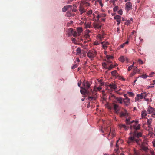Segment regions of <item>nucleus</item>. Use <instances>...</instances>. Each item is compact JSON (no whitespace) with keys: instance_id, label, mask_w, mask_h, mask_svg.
<instances>
[{"instance_id":"obj_31","label":"nucleus","mask_w":155,"mask_h":155,"mask_svg":"<svg viewBox=\"0 0 155 155\" xmlns=\"http://www.w3.org/2000/svg\"><path fill=\"white\" fill-rule=\"evenodd\" d=\"M68 9L67 7L65 6L62 9V11L63 12H66L67 10Z\"/></svg>"},{"instance_id":"obj_57","label":"nucleus","mask_w":155,"mask_h":155,"mask_svg":"<svg viewBox=\"0 0 155 155\" xmlns=\"http://www.w3.org/2000/svg\"><path fill=\"white\" fill-rule=\"evenodd\" d=\"M66 6L67 7V8H68V9L69 8H71V7H72V5H66Z\"/></svg>"},{"instance_id":"obj_47","label":"nucleus","mask_w":155,"mask_h":155,"mask_svg":"<svg viewBox=\"0 0 155 155\" xmlns=\"http://www.w3.org/2000/svg\"><path fill=\"white\" fill-rule=\"evenodd\" d=\"M92 10H90L87 12V14L88 15H91L92 14Z\"/></svg>"},{"instance_id":"obj_51","label":"nucleus","mask_w":155,"mask_h":155,"mask_svg":"<svg viewBox=\"0 0 155 155\" xmlns=\"http://www.w3.org/2000/svg\"><path fill=\"white\" fill-rule=\"evenodd\" d=\"M147 76L146 74H143L141 76V77L144 78H147Z\"/></svg>"},{"instance_id":"obj_28","label":"nucleus","mask_w":155,"mask_h":155,"mask_svg":"<svg viewBox=\"0 0 155 155\" xmlns=\"http://www.w3.org/2000/svg\"><path fill=\"white\" fill-rule=\"evenodd\" d=\"M79 10L81 12V14H82L83 13L85 12V10L82 7H81Z\"/></svg>"},{"instance_id":"obj_5","label":"nucleus","mask_w":155,"mask_h":155,"mask_svg":"<svg viewBox=\"0 0 155 155\" xmlns=\"http://www.w3.org/2000/svg\"><path fill=\"white\" fill-rule=\"evenodd\" d=\"M101 130L102 133H105V134H108L107 138H110V134H111V128L109 126L103 129L101 128Z\"/></svg>"},{"instance_id":"obj_24","label":"nucleus","mask_w":155,"mask_h":155,"mask_svg":"<svg viewBox=\"0 0 155 155\" xmlns=\"http://www.w3.org/2000/svg\"><path fill=\"white\" fill-rule=\"evenodd\" d=\"M77 30L78 33L80 35V34L82 32V28L81 27H78L77 28Z\"/></svg>"},{"instance_id":"obj_62","label":"nucleus","mask_w":155,"mask_h":155,"mask_svg":"<svg viewBox=\"0 0 155 155\" xmlns=\"http://www.w3.org/2000/svg\"><path fill=\"white\" fill-rule=\"evenodd\" d=\"M137 68L136 67V68H135L134 70V72H137Z\"/></svg>"},{"instance_id":"obj_15","label":"nucleus","mask_w":155,"mask_h":155,"mask_svg":"<svg viewBox=\"0 0 155 155\" xmlns=\"http://www.w3.org/2000/svg\"><path fill=\"white\" fill-rule=\"evenodd\" d=\"M114 98L116 99L118 102L120 104H122L123 103V98H122L121 97H117L115 96H114V95H113Z\"/></svg>"},{"instance_id":"obj_35","label":"nucleus","mask_w":155,"mask_h":155,"mask_svg":"<svg viewBox=\"0 0 155 155\" xmlns=\"http://www.w3.org/2000/svg\"><path fill=\"white\" fill-rule=\"evenodd\" d=\"M113 68H114V67L113 65L111 64L109 67H106V68L110 70H111Z\"/></svg>"},{"instance_id":"obj_8","label":"nucleus","mask_w":155,"mask_h":155,"mask_svg":"<svg viewBox=\"0 0 155 155\" xmlns=\"http://www.w3.org/2000/svg\"><path fill=\"white\" fill-rule=\"evenodd\" d=\"M68 31L69 33H70V35H73L74 37L78 36H79V34L78 32L76 31H74L73 29L71 28H70Z\"/></svg>"},{"instance_id":"obj_50","label":"nucleus","mask_w":155,"mask_h":155,"mask_svg":"<svg viewBox=\"0 0 155 155\" xmlns=\"http://www.w3.org/2000/svg\"><path fill=\"white\" fill-rule=\"evenodd\" d=\"M72 42L74 43H76V41L75 39V38H72Z\"/></svg>"},{"instance_id":"obj_56","label":"nucleus","mask_w":155,"mask_h":155,"mask_svg":"<svg viewBox=\"0 0 155 155\" xmlns=\"http://www.w3.org/2000/svg\"><path fill=\"white\" fill-rule=\"evenodd\" d=\"M125 45V44H124V43L121 45H120V47H121V48H123L124 47Z\"/></svg>"},{"instance_id":"obj_30","label":"nucleus","mask_w":155,"mask_h":155,"mask_svg":"<svg viewBox=\"0 0 155 155\" xmlns=\"http://www.w3.org/2000/svg\"><path fill=\"white\" fill-rule=\"evenodd\" d=\"M101 41H95L94 42V44L95 45H99L100 43H101Z\"/></svg>"},{"instance_id":"obj_20","label":"nucleus","mask_w":155,"mask_h":155,"mask_svg":"<svg viewBox=\"0 0 155 155\" xmlns=\"http://www.w3.org/2000/svg\"><path fill=\"white\" fill-rule=\"evenodd\" d=\"M104 34L103 33L102 34H99L97 36V38L99 39L100 41L104 38Z\"/></svg>"},{"instance_id":"obj_55","label":"nucleus","mask_w":155,"mask_h":155,"mask_svg":"<svg viewBox=\"0 0 155 155\" xmlns=\"http://www.w3.org/2000/svg\"><path fill=\"white\" fill-rule=\"evenodd\" d=\"M117 33H120V28L119 27L117 28Z\"/></svg>"},{"instance_id":"obj_39","label":"nucleus","mask_w":155,"mask_h":155,"mask_svg":"<svg viewBox=\"0 0 155 155\" xmlns=\"http://www.w3.org/2000/svg\"><path fill=\"white\" fill-rule=\"evenodd\" d=\"M118 9V6H115L113 8V11H114V12H116V11Z\"/></svg>"},{"instance_id":"obj_53","label":"nucleus","mask_w":155,"mask_h":155,"mask_svg":"<svg viewBox=\"0 0 155 155\" xmlns=\"http://www.w3.org/2000/svg\"><path fill=\"white\" fill-rule=\"evenodd\" d=\"M90 35L88 34H86V35H85V37L86 38H88L90 37Z\"/></svg>"},{"instance_id":"obj_6","label":"nucleus","mask_w":155,"mask_h":155,"mask_svg":"<svg viewBox=\"0 0 155 155\" xmlns=\"http://www.w3.org/2000/svg\"><path fill=\"white\" fill-rule=\"evenodd\" d=\"M117 88V86L114 83L110 84L107 85L106 89L109 91L111 92L114 91Z\"/></svg>"},{"instance_id":"obj_9","label":"nucleus","mask_w":155,"mask_h":155,"mask_svg":"<svg viewBox=\"0 0 155 155\" xmlns=\"http://www.w3.org/2000/svg\"><path fill=\"white\" fill-rule=\"evenodd\" d=\"M121 108V107L117 104H114V109L116 113L118 114L119 113Z\"/></svg>"},{"instance_id":"obj_52","label":"nucleus","mask_w":155,"mask_h":155,"mask_svg":"<svg viewBox=\"0 0 155 155\" xmlns=\"http://www.w3.org/2000/svg\"><path fill=\"white\" fill-rule=\"evenodd\" d=\"M149 151L150 152L151 155H155L154 152L153 151L149 150Z\"/></svg>"},{"instance_id":"obj_40","label":"nucleus","mask_w":155,"mask_h":155,"mask_svg":"<svg viewBox=\"0 0 155 155\" xmlns=\"http://www.w3.org/2000/svg\"><path fill=\"white\" fill-rule=\"evenodd\" d=\"M97 90H96V91H100L102 89V87L101 86H99L97 87Z\"/></svg>"},{"instance_id":"obj_38","label":"nucleus","mask_w":155,"mask_h":155,"mask_svg":"<svg viewBox=\"0 0 155 155\" xmlns=\"http://www.w3.org/2000/svg\"><path fill=\"white\" fill-rule=\"evenodd\" d=\"M131 23V21L130 20H128L125 23V25H129Z\"/></svg>"},{"instance_id":"obj_46","label":"nucleus","mask_w":155,"mask_h":155,"mask_svg":"<svg viewBox=\"0 0 155 155\" xmlns=\"http://www.w3.org/2000/svg\"><path fill=\"white\" fill-rule=\"evenodd\" d=\"M155 74L154 72H152L151 73H150L149 74V77H152L153 75Z\"/></svg>"},{"instance_id":"obj_58","label":"nucleus","mask_w":155,"mask_h":155,"mask_svg":"<svg viewBox=\"0 0 155 155\" xmlns=\"http://www.w3.org/2000/svg\"><path fill=\"white\" fill-rule=\"evenodd\" d=\"M119 90L117 91H116V92L118 94H120V95H121L122 94L120 93V92H119Z\"/></svg>"},{"instance_id":"obj_45","label":"nucleus","mask_w":155,"mask_h":155,"mask_svg":"<svg viewBox=\"0 0 155 155\" xmlns=\"http://www.w3.org/2000/svg\"><path fill=\"white\" fill-rule=\"evenodd\" d=\"M101 26L99 25L96 24L95 26V28H101Z\"/></svg>"},{"instance_id":"obj_59","label":"nucleus","mask_w":155,"mask_h":155,"mask_svg":"<svg viewBox=\"0 0 155 155\" xmlns=\"http://www.w3.org/2000/svg\"><path fill=\"white\" fill-rule=\"evenodd\" d=\"M90 32H91V31L89 30H87L86 31V33H87V34H88Z\"/></svg>"},{"instance_id":"obj_41","label":"nucleus","mask_w":155,"mask_h":155,"mask_svg":"<svg viewBox=\"0 0 155 155\" xmlns=\"http://www.w3.org/2000/svg\"><path fill=\"white\" fill-rule=\"evenodd\" d=\"M153 87H154V86L152 84L148 86L147 87V89H149L150 88H153Z\"/></svg>"},{"instance_id":"obj_2","label":"nucleus","mask_w":155,"mask_h":155,"mask_svg":"<svg viewBox=\"0 0 155 155\" xmlns=\"http://www.w3.org/2000/svg\"><path fill=\"white\" fill-rule=\"evenodd\" d=\"M142 133L141 132H135L133 133V134L130 136L128 138L127 143L129 144H131L133 143L136 142L138 143L140 140L138 138L142 137Z\"/></svg>"},{"instance_id":"obj_43","label":"nucleus","mask_w":155,"mask_h":155,"mask_svg":"<svg viewBox=\"0 0 155 155\" xmlns=\"http://www.w3.org/2000/svg\"><path fill=\"white\" fill-rule=\"evenodd\" d=\"M78 65L77 64H75L74 65H73L72 66L71 68L72 69H74L76 68H77L78 67Z\"/></svg>"},{"instance_id":"obj_19","label":"nucleus","mask_w":155,"mask_h":155,"mask_svg":"<svg viewBox=\"0 0 155 155\" xmlns=\"http://www.w3.org/2000/svg\"><path fill=\"white\" fill-rule=\"evenodd\" d=\"M90 91V94H91V95H90L91 96V97H94V94H95L97 95V97H96V99L97 97V93L95 92L94 91H93L92 89H91L90 91Z\"/></svg>"},{"instance_id":"obj_26","label":"nucleus","mask_w":155,"mask_h":155,"mask_svg":"<svg viewBox=\"0 0 155 155\" xmlns=\"http://www.w3.org/2000/svg\"><path fill=\"white\" fill-rule=\"evenodd\" d=\"M77 53L76 54L77 55H80L81 53V49L80 48H78L76 50Z\"/></svg>"},{"instance_id":"obj_7","label":"nucleus","mask_w":155,"mask_h":155,"mask_svg":"<svg viewBox=\"0 0 155 155\" xmlns=\"http://www.w3.org/2000/svg\"><path fill=\"white\" fill-rule=\"evenodd\" d=\"M152 122V120L151 118L147 119V125L148 129V130L150 132H151L152 130V125L151 124Z\"/></svg>"},{"instance_id":"obj_42","label":"nucleus","mask_w":155,"mask_h":155,"mask_svg":"<svg viewBox=\"0 0 155 155\" xmlns=\"http://www.w3.org/2000/svg\"><path fill=\"white\" fill-rule=\"evenodd\" d=\"M118 14H119L120 15H122L123 14L122 10L121 9L119 10V11H118Z\"/></svg>"},{"instance_id":"obj_29","label":"nucleus","mask_w":155,"mask_h":155,"mask_svg":"<svg viewBox=\"0 0 155 155\" xmlns=\"http://www.w3.org/2000/svg\"><path fill=\"white\" fill-rule=\"evenodd\" d=\"M141 94L143 98H144V99H145V97H146L147 94L146 92L142 93Z\"/></svg>"},{"instance_id":"obj_36","label":"nucleus","mask_w":155,"mask_h":155,"mask_svg":"<svg viewBox=\"0 0 155 155\" xmlns=\"http://www.w3.org/2000/svg\"><path fill=\"white\" fill-rule=\"evenodd\" d=\"M106 57L107 59L108 60L110 59H113V57L111 55H107Z\"/></svg>"},{"instance_id":"obj_14","label":"nucleus","mask_w":155,"mask_h":155,"mask_svg":"<svg viewBox=\"0 0 155 155\" xmlns=\"http://www.w3.org/2000/svg\"><path fill=\"white\" fill-rule=\"evenodd\" d=\"M143 98L141 94H137L135 97V101H138L140 99H142Z\"/></svg>"},{"instance_id":"obj_16","label":"nucleus","mask_w":155,"mask_h":155,"mask_svg":"<svg viewBox=\"0 0 155 155\" xmlns=\"http://www.w3.org/2000/svg\"><path fill=\"white\" fill-rule=\"evenodd\" d=\"M148 113L146 110H143L141 112V117L142 118H146V116L147 115Z\"/></svg>"},{"instance_id":"obj_64","label":"nucleus","mask_w":155,"mask_h":155,"mask_svg":"<svg viewBox=\"0 0 155 155\" xmlns=\"http://www.w3.org/2000/svg\"><path fill=\"white\" fill-rule=\"evenodd\" d=\"M76 61H77L78 62H80V60L78 58H77Z\"/></svg>"},{"instance_id":"obj_18","label":"nucleus","mask_w":155,"mask_h":155,"mask_svg":"<svg viewBox=\"0 0 155 155\" xmlns=\"http://www.w3.org/2000/svg\"><path fill=\"white\" fill-rule=\"evenodd\" d=\"M120 129L124 128V129L127 130L128 127H127L125 125L121 124H119L118 125Z\"/></svg>"},{"instance_id":"obj_60","label":"nucleus","mask_w":155,"mask_h":155,"mask_svg":"<svg viewBox=\"0 0 155 155\" xmlns=\"http://www.w3.org/2000/svg\"><path fill=\"white\" fill-rule=\"evenodd\" d=\"M136 73V72H134L133 73H132L131 74V76H133Z\"/></svg>"},{"instance_id":"obj_34","label":"nucleus","mask_w":155,"mask_h":155,"mask_svg":"<svg viewBox=\"0 0 155 155\" xmlns=\"http://www.w3.org/2000/svg\"><path fill=\"white\" fill-rule=\"evenodd\" d=\"M97 2H98L99 3V4H100V6L101 7H102L103 6V4L102 3V0H98Z\"/></svg>"},{"instance_id":"obj_10","label":"nucleus","mask_w":155,"mask_h":155,"mask_svg":"<svg viewBox=\"0 0 155 155\" xmlns=\"http://www.w3.org/2000/svg\"><path fill=\"white\" fill-rule=\"evenodd\" d=\"M83 85L84 87H83L87 90H88L90 87V84L89 82L88 81H85V80H84L83 81Z\"/></svg>"},{"instance_id":"obj_22","label":"nucleus","mask_w":155,"mask_h":155,"mask_svg":"<svg viewBox=\"0 0 155 155\" xmlns=\"http://www.w3.org/2000/svg\"><path fill=\"white\" fill-rule=\"evenodd\" d=\"M114 18V19L116 20V21H121V17L120 16L118 15H116L115 16Z\"/></svg>"},{"instance_id":"obj_54","label":"nucleus","mask_w":155,"mask_h":155,"mask_svg":"<svg viewBox=\"0 0 155 155\" xmlns=\"http://www.w3.org/2000/svg\"><path fill=\"white\" fill-rule=\"evenodd\" d=\"M67 13L68 16H70L72 15L71 13L70 12H67Z\"/></svg>"},{"instance_id":"obj_37","label":"nucleus","mask_w":155,"mask_h":155,"mask_svg":"<svg viewBox=\"0 0 155 155\" xmlns=\"http://www.w3.org/2000/svg\"><path fill=\"white\" fill-rule=\"evenodd\" d=\"M134 66L133 64L131 65V66H129L127 70L128 71H129L131 70L132 68Z\"/></svg>"},{"instance_id":"obj_4","label":"nucleus","mask_w":155,"mask_h":155,"mask_svg":"<svg viewBox=\"0 0 155 155\" xmlns=\"http://www.w3.org/2000/svg\"><path fill=\"white\" fill-rule=\"evenodd\" d=\"M97 52L94 49L90 50L87 52V57L91 60H92L93 58L97 55Z\"/></svg>"},{"instance_id":"obj_21","label":"nucleus","mask_w":155,"mask_h":155,"mask_svg":"<svg viewBox=\"0 0 155 155\" xmlns=\"http://www.w3.org/2000/svg\"><path fill=\"white\" fill-rule=\"evenodd\" d=\"M125 59L127 60V61H128V60L126 57L124 58V56H122L120 57L119 59V60L122 62L124 61Z\"/></svg>"},{"instance_id":"obj_44","label":"nucleus","mask_w":155,"mask_h":155,"mask_svg":"<svg viewBox=\"0 0 155 155\" xmlns=\"http://www.w3.org/2000/svg\"><path fill=\"white\" fill-rule=\"evenodd\" d=\"M151 117H152L155 118V111L151 115Z\"/></svg>"},{"instance_id":"obj_33","label":"nucleus","mask_w":155,"mask_h":155,"mask_svg":"<svg viewBox=\"0 0 155 155\" xmlns=\"http://www.w3.org/2000/svg\"><path fill=\"white\" fill-rule=\"evenodd\" d=\"M111 136V137L112 138L114 137L115 135V133H114V130H112V131H111V135H110V136Z\"/></svg>"},{"instance_id":"obj_63","label":"nucleus","mask_w":155,"mask_h":155,"mask_svg":"<svg viewBox=\"0 0 155 155\" xmlns=\"http://www.w3.org/2000/svg\"><path fill=\"white\" fill-rule=\"evenodd\" d=\"M81 84V83L80 82H78V85L80 87H80Z\"/></svg>"},{"instance_id":"obj_3","label":"nucleus","mask_w":155,"mask_h":155,"mask_svg":"<svg viewBox=\"0 0 155 155\" xmlns=\"http://www.w3.org/2000/svg\"><path fill=\"white\" fill-rule=\"evenodd\" d=\"M80 88L81 89L80 90L81 93L84 95L87 94L88 96V97L87 99V100L90 101L92 100H96V97H97V95L94 94V97L91 96L90 95L91 94H90V91L89 90L86 89L85 88H84L82 87H80Z\"/></svg>"},{"instance_id":"obj_49","label":"nucleus","mask_w":155,"mask_h":155,"mask_svg":"<svg viewBox=\"0 0 155 155\" xmlns=\"http://www.w3.org/2000/svg\"><path fill=\"white\" fill-rule=\"evenodd\" d=\"M85 27L86 28H90V25L89 24H86Z\"/></svg>"},{"instance_id":"obj_23","label":"nucleus","mask_w":155,"mask_h":155,"mask_svg":"<svg viewBox=\"0 0 155 155\" xmlns=\"http://www.w3.org/2000/svg\"><path fill=\"white\" fill-rule=\"evenodd\" d=\"M106 16V15L104 13H101L99 14L97 16V18L98 19L100 18H101V17H104Z\"/></svg>"},{"instance_id":"obj_61","label":"nucleus","mask_w":155,"mask_h":155,"mask_svg":"<svg viewBox=\"0 0 155 155\" xmlns=\"http://www.w3.org/2000/svg\"><path fill=\"white\" fill-rule=\"evenodd\" d=\"M110 2L111 3H112L114 5L115 3V1L114 0H111L110 1Z\"/></svg>"},{"instance_id":"obj_32","label":"nucleus","mask_w":155,"mask_h":155,"mask_svg":"<svg viewBox=\"0 0 155 155\" xmlns=\"http://www.w3.org/2000/svg\"><path fill=\"white\" fill-rule=\"evenodd\" d=\"M127 93L130 97H133L134 95V94L132 92H128Z\"/></svg>"},{"instance_id":"obj_11","label":"nucleus","mask_w":155,"mask_h":155,"mask_svg":"<svg viewBox=\"0 0 155 155\" xmlns=\"http://www.w3.org/2000/svg\"><path fill=\"white\" fill-rule=\"evenodd\" d=\"M147 112L149 114H152L155 111V108L149 106L147 109Z\"/></svg>"},{"instance_id":"obj_27","label":"nucleus","mask_w":155,"mask_h":155,"mask_svg":"<svg viewBox=\"0 0 155 155\" xmlns=\"http://www.w3.org/2000/svg\"><path fill=\"white\" fill-rule=\"evenodd\" d=\"M141 149L146 152H147L149 150H148V148L147 147L143 146L142 147Z\"/></svg>"},{"instance_id":"obj_12","label":"nucleus","mask_w":155,"mask_h":155,"mask_svg":"<svg viewBox=\"0 0 155 155\" xmlns=\"http://www.w3.org/2000/svg\"><path fill=\"white\" fill-rule=\"evenodd\" d=\"M123 101L126 106H129L130 104V100L128 98H123Z\"/></svg>"},{"instance_id":"obj_17","label":"nucleus","mask_w":155,"mask_h":155,"mask_svg":"<svg viewBox=\"0 0 155 155\" xmlns=\"http://www.w3.org/2000/svg\"><path fill=\"white\" fill-rule=\"evenodd\" d=\"M101 44H102L103 48L104 49L107 48L109 45V43L108 42H101Z\"/></svg>"},{"instance_id":"obj_1","label":"nucleus","mask_w":155,"mask_h":155,"mask_svg":"<svg viewBox=\"0 0 155 155\" xmlns=\"http://www.w3.org/2000/svg\"><path fill=\"white\" fill-rule=\"evenodd\" d=\"M123 112L120 113V116L121 117H125L126 118V123L127 124L130 125V129L133 132H137L138 130L140 129V125L138 124V121L134 122V120L131 122L130 121V117L129 116V114L127 110L124 109Z\"/></svg>"},{"instance_id":"obj_13","label":"nucleus","mask_w":155,"mask_h":155,"mask_svg":"<svg viewBox=\"0 0 155 155\" xmlns=\"http://www.w3.org/2000/svg\"><path fill=\"white\" fill-rule=\"evenodd\" d=\"M132 7V3L130 2H127L126 4V9L127 11H129L130 9Z\"/></svg>"},{"instance_id":"obj_48","label":"nucleus","mask_w":155,"mask_h":155,"mask_svg":"<svg viewBox=\"0 0 155 155\" xmlns=\"http://www.w3.org/2000/svg\"><path fill=\"white\" fill-rule=\"evenodd\" d=\"M138 62L140 64H143V61L140 59H138Z\"/></svg>"},{"instance_id":"obj_25","label":"nucleus","mask_w":155,"mask_h":155,"mask_svg":"<svg viewBox=\"0 0 155 155\" xmlns=\"http://www.w3.org/2000/svg\"><path fill=\"white\" fill-rule=\"evenodd\" d=\"M117 70H114L111 72V74L113 76H116L117 75Z\"/></svg>"}]
</instances>
